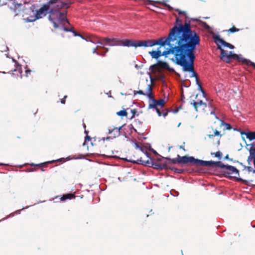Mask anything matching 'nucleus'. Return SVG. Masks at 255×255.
Wrapping results in <instances>:
<instances>
[{
    "label": "nucleus",
    "mask_w": 255,
    "mask_h": 255,
    "mask_svg": "<svg viewBox=\"0 0 255 255\" xmlns=\"http://www.w3.org/2000/svg\"><path fill=\"white\" fill-rule=\"evenodd\" d=\"M99 46H97L95 48L93 49V51H92L93 53L96 54H97L98 55H101V56H105V55H106V52L109 50L108 48L103 47V48L104 49H106V51L105 52H104V53H102V52L101 53L99 51H97V49L99 48Z\"/></svg>",
    "instance_id": "obj_21"
},
{
    "label": "nucleus",
    "mask_w": 255,
    "mask_h": 255,
    "mask_svg": "<svg viewBox=\"0 0 255 255\" xmlns=\"http://www.w3.org/2000/svg\"><path fill=\"white\" fill-rule=\"evenodd\" d=\"M7 50H8V47L7 46H5L4 45L0 48V51L1 52L6 51Z\"/></svg>",
    "instance_id": "obj_35"
},
{
    "label": "nucleus",
    "mask_w": 255,
    "mask_h": 255,
    "mask_svg": "<svg viewBox=\"0 0 255 255\" xmlns=\"http://www.w3.org/2000/svg\"><path fill=\"white\" fill-rule=\"evenodd\" d=\"M63 159H64V158H60V159H59L58 160H57V161H62V160H63Z\"/></svg>",
    "instance_id": "obj_49"
},
{
    "label": "nucleus",
    "mask_w": 255,
    "mask_h": 255,
    "mask_svg": "<svg viewBox=\"0 0 255 255\" xmlns=\"http://www.w3.org/2000/svg\"><path fill=\"white\" fill-rule=\"evenodd\" d=\"M3 165L2 163H0V165Z\"/></svg>",
    "instance_id": "obj_60"
},
{
    "label": "nucleus",
    "mask_w": 255,
    "mask_h": 255,
    "mask_svg": "<svg viewBox=\"0 0 255 255\" xmlns=\"http://www.w3.org/2000/svg\"><path fill=\"white\" fill-rule=\"evenodd\" d=\"M241 134L243 139L246 142L244 135L246 136V138L252 141L255 139V131L254 132H245L241 131ZM254 145L252 143L247 144V148L249 150L250 156L248 158V162L249 164H251V162L253 160L254 167H255V148H254Z\"/></svg>",
    "instance_id": "obj_6"
},
{
    "label": "nucleus",
    "mask_w": 255,
    "mask_h": 255,
    "mask_svg": "<svg viewBox=\"0 0 255 255\" xmlns=\"http://www.w3.org/2000/svg\"><path fill=\"white\" fill-rule=\"evenodd\" d=\"M204 27L207 29H209L210 28V27L205 22L204 23Z\"/></svg>",
    "instance_id": "obj_42"
},
{
    "label": "nucleus",
    "mask_w": 255,
    "mask_h": 255,
    "mask_svg": "<svg viewBox=\"0 0 255 255\" xmlns=\"http://www.w3.org/2000/svg\"><path fill=\"white\" fill-rule=\"evenodd\" d=\"M215 162H216V161H204L202 160L196 159V164L203 166L215 167Z\"/></svg>",
    "instance_id": "obj_14"
},
{
    "label": "nucleus",
    "mask_w": 255,
    "mask_h": 255,
    "mask_svg": "<svg viewBox=\"0 0 255 255\" xmlns=\"http://www.w3.org/2000/svg\"><path fill=\"white\" fill-rule=\"evenodd\" d=\"M210 114H211V115H215V112H214V111H212V112H211Z\"/></svg>",
    "instance_id": "obj_48"
},
{
    "label": "nucleus",
    "mask_w": 255,
    "mask_h": 255,
    "mask_svg": "<svg viewBox=\"0 0 255 255\" xmlns=\"http://www.w3.org/2000/svg\"><path fill=\"white\" fill-rule=\"evenodd\" d=\"M165 104V101L163 99H160L158 101L154 100L153 103H150L148 105V109H154L156 110V113L158 114L159 117H161L162 116V113L160 112V110L158 109V106H160V107H162L164 106Z\"/></svg>",
    "instance_id": "obj_9"
},
{
    "label": "nucleus",
    "mask_w": 255,
    "mask_h": 255,
    "mask_svg": "<svg viewBox=\"0 0 255 255\" xmlns=\"http://www.w3.org/2000/svg\"><path fill=\"white\" fill-rule=\"evenodd\" d=\"M215 41L218 46L219 45V44L220 43L224 47H227L230 49L234 48V46L233 45L226 42L223 39H221L219 36H217L215 37Z\"/></svg>",
    "instance_id": "obj_13"
},
{
    "label": "nucleus",
    "mask_w": 255,
    "mask_h": 255,
    "mask_svg": "<svg viewBox=\"0 0 255 255\" xmlns=\"http://www.w3.org/2000/svg\"><path fill=\"white\" fill-rule=\"evenodd\" d=\"M91 138L89 136V135H87L86 137H85V140H90Z\"/></svg>",
    "instance_id": "obj_43"
},
{
    "label": "nucleus",
    "mask_w": 255,
    "mask_h": 255,
    "mask_svg": "<svg viewBox=\"0 0 255 255\" xmlns=\"http://www.w3.org/2000/svg\"><path fill=\"white\" fill-rule=\"evenodd\" d=\"M75 196L73 194H67L66 195H64L61 198V201H65L66 199H71L74 198Z\"/></svg>",
    "instance_id": "obj_23"
},
{
    "label": "nucleus",
    "mask_w": 255,
    "mask_h": 255,
    "mask_svg": "<svg viewBox=\"0 0 255 255\" xmlns=\"http://www.w3.org/2000/svg\"><path fill=\"white\" fill-rule=\"evenodd\" d=\"M134 144H135V146L136 148L141 149L140 147L139 146V145L137 143H135Z\"/></svg>",
    "instance_id": "obj_41"
},
{
    "label": "nucleus",
    "mask_w": 255,
    "mask_h": 255,
    "mask_svg": "<svg viewBox=\"0 0 255 255\" xmlns=\"http://www.w3.org/2000/svg\"><path fill=\"white\" fill-rule=\"evenodd\" d=\"M136 68L137 67V65H136L135 66Z\"/></svg>",
    "instance_id": "obj_61"
},
{
    "label": "nucleus",
    "mask_w": 255,
    "mask_h": 255,
    "mask_svg": "<svg viewBox=\"0 0 255 255\" xmlns=\"http://www.w3.org/2000/svg\"><path fill=\"white\" fill-rule=\"evenodd\" d=\"M167 115V112L164 113L163 114H162V116H163L164 117H165Z\"/></svg>",
    "instance_id": "obj_46"
},
{
    "label": "nucleus",
    "mask_w": 255,
    "mask_h": 255,
    "mask_svg": "<svg viewBox=\"0 0 255 255\" xmlns=\"http://www.w3.org/2000/svg\"><path fill=\"white\" fill-rule=\"evenodd\" d=\"M119 82L122 83V81H121V80L120 79H119Z\"/></svg>",
    "instance_id": "obj_57"
},
{
    "label": "nucleus",
    "mask_w": 255,
    "mask_h": 255,
    "mask_svg": "<svg viewBox=\"0 0 255 255\" xmlns=\"http://www.w3.org/2000/svg\"><path fill=\"white\" fill-rule=\"evenodd\" d=\"M12 5L10 6V8L13 9V12L15 13V15L22 14V16H24V14L22 13L24 12V11L27 12H30L31 11L30 8H24L23 4L21 3H18L16 2L15 1L12 2Z\"/></svg>",
    "instance_id": "obj_8"
},
{
    "label": "nucleus",
    "mask_w": 255,
    "mask_h": 255,
    "mask_svg": "<svg viewBox=\"0 0 255 255\" xmlns=\"http://www.w3.org/2000/svg\"><path fill=\"white\" fill-rule=\"evenodd\" d=\"M234 59L238 60L240 62H242L244 64H245L247 65H250L251 63V61L247 59H245L242 57V55L241 54H237L233 55Z\"/></svg>",
    "instance_id": "obj_16"
},
{
    "label": "nucleus",
    "mask_w": 255,
    "mask_h": 255,
    "mask_svg": "<svg viewBox=\"0 0 255 255\" xmlns=\"http://www.w3.org/2000/svg\"><path fill=\"white\" fill-rule=\"evenodd\" d=\"M67 12L66 10L59 11L56 10L52 9L48 17L49 20L53 23L54 28H59L66 32H72L74 36H78L84 39V37L81 35L76 33L72 28L66 27V24H70L66 18Z\"/></svg>",
    "instance_id": "obj_4"
},
{
    "label": "nucleus",
    "mask_w": 255,
    "mask_h": 255,
    "mask_svg": "<svg viewBox=\"0 0 255 255\" xmlns=\"http://www.w3.org/2000/svg\"><path fill=\"white\" fill-rule=\"evenodd\" d=\"M83 127H84V128H86V125H85V124H83Z\"/></svg>",
    "instance_id": "obj_53"
},
{
    "label": "nucleus",
    "mask_w": 255,
    "mask_h": 255,
    "mask_svg": "<svg viewBox=\"0 0 255 255\" xmlns=\"http://www.w3.org/2000/svg\"><path fill=\"white\" fill-rule=\"evenodd\" d=\"M157 65L158 66V70L160 69H167L169 71H172L173 69L170 68L168 64L165 62L161 61H157Z\"/></svg>",
    "instance_id": "obj_18"
},
{
    "label": "nucleus",
    "mask_w": 255,
    "mask_h": 255,
    "mask_svg": "<svg viewBox=\"0 0 255 255\" xmlns=\"http://www.w3.org/2000/svg\"><path fill=\"white\" fill-rule=\"evenodd\" d=\"M245 168L247 169L249 172H253V173H255V169H253L251 166H245Z\"/></svg>",
    "instance_id": "obj_33"
},
{
    "label": "nucleus",
    "mask_w": 255,
    "mask_h": 255,
    "mask_svg": "<svg viewBox=\"0 0 255 255\" xmlns=\"http://www.w3.org/2000/svg\"><path fill=\"white\" fill-rule=\"evenodd\" d=\"M180 125H181V123H179V124H178V127H179L180 126Z\"/></svg>",
    "instance_id": "obj_55"
},
{
    "label": "nucleus",
    "mask_w": 255,
    "mask_h": 255,
    "mask_svg": "<svg viewBox=\"0 0 255 255\" xmlns=\"http://www.w3.org/2000/svg\"><path fill=\"white\" fill-rule=\"evenodd\" d=\"M228 57H227L228 60H230L231 59H234V56L233 55H236V54L233 53L232 51H230L229 52V53H228Z\"/></svg>",
    "instance_id": "obj_32"
},
{
    "label": "nucleus",
    "mask_w": 255,
    "mask_h": 255,
    "mask_svg": "<svg viewBox=\"0 0 255 255\" xmlns=\"http://www.w3.org/2000/svg\"><path fill=\"white\" fill-rule=\"evenodd\" d=\"M86 41H90L94 44H100L101 45L103 44V43L102 42V39H100L99 37L95 35L88 37L86 39Z\"/></svg>",
    "instance_id": "obj_17"
},
{
    "label": "nucleus",
    "mask_w": 255,
    "mask_h": 255,
    "mask_svg": "<svg viewBox=\"0 0 255 255\" xmlns=\"http://www.w3.org/2000/svg\"><path fill=\"white\" fill-rule=\"evenodd\" d=\"M239 31V29L233 26L232 28L229 29L228 31L230 32H234Z\"/></svg>",
    "instance_id": "obj_34"
},
{
    "label": "nucleus",
    "mask_w": 255,
    "mask_h": 255,
    "mask_svg": "<svg viewBox=\"0 0 255 255\" xmlns=\"http://www.w3.org/2000/svg\"><path fill=\"white\" fill-rule=\"evenodd\" d=\"M215 167H220L221 168L226 169L227 167L228 166V165H225L221 161H216V162H215Z\"/></svg>",
    "instance_id": "obj_26"
},
{
    "label": "nucleus",
    "mask_w": 255,
    "mask_h": 255,
    "mask_svg": "<svg viewBox=\"0 0 255 255\" xmlns=\"http://www.w3.org/2000/svg\"><path fill=\"white\" fill-rule=\"evenodd\" d=\"M176 11L178 12V14H184L185 13L184 11H182L181 10H179V9H177Z\"/></svg>",
    "instance_id": "obj_40"
},
{
    "label": "nucleus",
    "mask_w": 255,
    "mask_h": 255,
    "mask_svg": "<svg viewBox=\"0 0 255 255\" xmlns=\"http://www.w3.org/2000/svg\"><path fill=\"white\" fill-rule=\"evenodd\" d=\"M102 42L103 43V45L109 46H116L121 44L120 43V40L116 38H104L102 39Z\"/></svg>",
    "instance_id": "obj_11"
},
{
    "label": "nucleus",
    "mask_w": 255,
    "mask_h": 255,
    "mask_svg": "<svg viewBox=\"0 0 255 255\" xmlns=\"http://www.w3.org/2000/svg\"><path fill=\"white\" fill-rule=\"evenodd\" d=\"M250 65H252L253 66L254 68H255V63L253 62H251V64H250Z\"/></svg>",
    "instance_id": "obj_45"
},
{
    "label": "nucleus",
    "mask_w": 255,
    "mask_h": 255,
    "mask_svg": "<svg viewBox=\"0 0 255 255\" xmlns=\"http://www.w3.org/2000/svg\"><path fill=\"white\" fill-rule=\"evenodd\" d=\"M221 126L224 127V129H231L232 127L230 124L225 123L223 121H221Z\"/></svg>",
    "instance_id": "obj_25"
},
{
    "label": "nucleus",
    "mask_w": 255,
    "mask_h": 255,
    "mask_svg": "<svg viewBox=\"0 0 255 255\" xmlns=\"http://www.w3.org/2000/svg\"><path fill=\"white\" fill-rule=\"evenodd\" d=\"M150 68L152 69H158V66L157 65V62L156 64L151 65L150 66Z\"/></svg>",
    "instance_id": "obj_36"
},
{
    "label": "nucleus",
    "mask_w": 255,
    "mask_h": 255,
    "mask_svg": "<svg viewBox=\"0 0 255 255\" xmlns=\"http://www.w3.org/2000/svg\"><path fill=\"white\" fill-rule=\"evenodd\" d=\"M137 163H140L142 164H147L151 163L152 166L155 169L162 170L163 169L167 168V163L166 162L162 163L160 164L154 162L151 158H150V160H147L145 162L141 159L137 160L136 162L133 161Z\"/></svg>",
    "instance_id": "obj_7"
},
{
    "label": "nucleus",
    "mask_w": 255,
    "mask_h": 255,
    "mask_svg": "<svg viewBox=\"0 0 255 255\" xmlns=\"http://www.w3.org/2000/svg\"><path fill=\"white\" fill-rule=\"evenodd\" d=\"M212 154L214 155V156L215 157H217L219 158V159H220L222 157V153L220 151H218V152H216L215 153H212Z\"/></svg>",
    "instance_id": "obj_31"
},
{
    "label": "nucleus",
    "mask_w": 255,
    "mask_h": 255,
    "mask_svg": "<svg viewBox=\"0 0 255 255\" xmlns=\"http://www.w3.org/2000/svg\"><path fill=\"white\" fill-rule=\"evenodd\" d=\"M173 33V29L171 32L168 34L167 37H161L158 40L137 41V47H152L156 45H159L160 47H165V43L167 42L169 43H172Z\"/></svg>",
    "instance_id": "obj_5"
},
{
    "label": "nucleus",
    "mask_w": 255,
    "mask_h": 255,
    "mask_svg": "<svg viewBox=\"0 0 255 255\" xmlns=\"http://www.w3.org/2000/svg\"><path fill=\"white\" fill-rule=\"evenodd\" d=\"M218 135H220V136H221V135L220 134V132L219 131H218L217 130H215L214 134H209L207 135V136L210 138H213V136H218Z\"/></svg>",
    "instance_id": "obj_29"
},
{
    "label": "nucleus",
    "mask_w": 255,
    "mask_h": 255,
    "mask_svg": "<svg viewBox=\"0 0 255 255\" xmlns=\"http://www.w3.org/2000/svg\"><path fill=\"white\" fill-rule=\"evenodd\" d=\"M122 128V126L120 127L119 128H114L112 129H109V134H113V137H116L120 135V130Z\"/></svg>",
    "instance_id": "obj_19"
},
{
    "label": "nucleus",
    "mask_w": 255,
    "mask_h": 255,
    "mask_svg": "<svg viewBox=\"0 0 255 255\" xmlns=\"http://www.w3.org/2000/svg\"><path fill=\"white\" fill-rule=\"evenodd\" d=\"M225 158H226V159H228V158H229L228 155H227L225 157Z\"/></svg>",
    "instance_id": "obj_51"
},
{
    "label": "nucleus",
    "mask_w": 255,
    "mask_h": 255,
    "mask_svg": "<svg viewBox=\"0 0 255 255\" xmlns=\"http://www.w3.org/2000/svg\"><path fill=\"white\" fill-rule=\"evenodd\" d=\"M131 113H132V118H133V117L134 116L135 114L136 113V111H135V109H133V110H132L131 111Z\"/></svg>",
    "instance_id": "obj_38"
},
{
    "label": "nucleus",
    "mask_w": 255,
    "mask_h": 255,
    "mask_svg": "<svg viewBox=\"0 0 255 255\" xmlns=\"http://www.w3.org/2000/svg\"><path fill=\"white\" fill-rule=\"evenodd\" d=\"M28 207H29V206H27V207H26L25 208H22V209H24V208H25V209H26V208H27Z\"/></svg>",
    "instance_id": "obj_56"
},
{
    "label": "nucleus",
    "mask_w": 255,
    "mask_h": 255,
    "mask_svg": "<svg viewBox=\"0 0 255 255\" xmlns=\"http://www.w3.org/2000/svg\"><path fill=\"white\" fill-rule=\"evenodd\" d=\"M85 132L86 133H88V132H87L86 130H85Z\"/></svg>",
    "instance_id": "obj_58"
},
{
    "label": "nucleus",
    "mask_w": 255,
    "mask_h": 255,
    "mask_svg": "<svg viewBox=\"0 0 255 255\" xmlns=\"http://www.w3.org/2000/svg\"><path fill=\"white\" fill-rule=\"evenodd\" d=\"M30 72H31V70H26L25 71L26 76L27 77L28 76V74H29Z\"/></svg>",
    "instance_id": "obj_39"
},
{
    "label": "nucleus",
    "mask_w": 255,
    "mask_h": 255,
    "mask_svg": "<svg viewBox=\"0 0 255 255\" xmlns=\"http://www.w3.org/2000/svg\"><path fill=\"white\" fill-rule=\"evenodd\" d=\"M67 98V96H65L64 97V99H62L61 100V103L63 104H64L65 103V99Z\"/></svg>",
    "instance_id": "obj_37"
},
{
    "label": "nucleus",
    "mask_w": 255,
    "mask_h": 255,
    "mask_svg": "<svg viewBox=\"0 0 255 255\" xmlns=\"http://www.w3.org/2000/svg\"><path fill=\"white\" fill-rule=\"evenodd\" d=\"M12 60L15 63V68L13 70V72H16L17 71H18V73L20 74V78H21L22 75L21 74L22 73V69H21L20 65L17 62H16V61L15 60H14L13 59H12Z\"/></svg>",
    "instance_id": "obj_22"
},
{
    "label": "nucleus",
    "mask_w": 255,
    "mask_h": 255,
    "mask_svg": "<svg viewBox=\"0 0 255 255\" xmlns=\"http://www.w3.org/2000/svg\"><path fill=\"white\" fill-rule=\"evenodd\" d=\"M196 159L192 156H180L178 155V163H192L196 164Z\"/></svg>",
    "instance_id": "obj_12"
},
{
    "label": "nucleus",
    "mask_w": 255,
    "mask_h": 255,
    "mask_svg": "<svg viewBox=\"0 0 255 255\" xmlns=\"http://www.w3.org/2000/svg\"><path fill=\"white\" fill-rule=\"evenodd\" d=\"M193 104L195 109H197L202 105H206L202 100H200L199 102H194Z\"/></svg>",
    "instance_id": "obj_27"
},
{
    "label": "nucleus",
    "mask_w": 255,
    "mask_h": 255,
    "mask_svg": "<svg viewBox=\"0 0 255 255\" xmlns=\"http://www.w3.org/2000/svg\"><path fill=\"white\" fill-rule=\"evenodd\" d=\"M16 1H18V0H16Z\"/></svg>",
    "instance_id": "obj_62"
},
{
    "label": "nucleus",
    "mask_w": 255,
    "mask_h": 255,
    "mask_svg": "<svg viewBox=\"0 0 255 255\" xmlns=\"http://www.w3.org/2000/svg\"><path fill=\"white\" fill-rule=\"evenodd\" d=\"M163 158H164L163 157H159V158H158L157 159V160L158 161H161L162 159H163Z\"/></svg>",
    "instance_id": "obj_44"
},
{
    "label": "nucleus",
    "mask_w": 255,
    "mask_h": 255,
    "mask_svg": "<svg viewBox=\"0 0 255 255\" xmlns=\"http://www.w3.org/2000/svg\"><path fill=\"white\" fill-rule=\"evenodd\" d=\"M153 152H154L155 154H157V152H156V151H155V150H154V151H153Z\"/></svg>",
    "instance_id": "obj_52"
},
{
    "label": "nucleus",
    "mask_w": 255,
    "mask_h": 255,
    "mask_svg": "<svg viewBox=\"0 0 255 255\" xmlns=\"http://www.w3.org/2000/svg\"><path fill=\"white\" fill-rule=\"evenodd\" d=\"M175 28V31L177 33L176 40L179 38L182 37L184 33L187 37L188 44H189V52L192 54H194V50L197 45H199L200 38L199 35L191 28V24L189 22L182 23V20L178 18H176V24L170 29L169 33H170L173 28Z\"/></svg>",
    "instance_id": "obj_2"
},
{
    "label": "nucleus",
    "mask_w": 255,
    "mask_h": 255,
    "mask_svg": "<svg viewBox=\"0 0 255 255\" xmlns=\"http://www.w3.org/2000/svg\"><path fill=\"white\" fill-rule=\"evenodd\" d=\"M226 169L228 170V174H235L236 175H239V173L238 170L234 166L228 165Z\"/></svg>",
    "instance_id": "obj_20"
},
{
    "label": "nucleus",
    "mask_w": 255,
    "mask_h": 255,
    "mask_svg": "<svg viewBox=\"0 0 255 255\" xmlns=\"http://www.w3.org/2000/svg\"><path fill=\"white\" fill-rule=\"evenodd\" d=\"M49 5H44L41 7L38 10L36 11L35 16H31L26 18L27 22H32L35 20L41 18L46 15L48 10L50 9L49 13L50 14V11L52 9L56 10L59 11L61 8H68L69 7L70 2L69 0H50Z\"/></svg>",
    "instance_id": "obj_3"
},
{
    "label": "nucleus",
    "mask_w": 255,
    "mask_h": 255,
    "mask_svg": "<svg viewBox=\"0 0 255 255\" xmlns=\"http://www.w3.org/2000/svg\"><path fill=\"white\" fill-rule=\"evenodd\" d=\"M152 89L151 85L148 84L147 87V91H146L145 93L143 92V91L142 90H139L137 91H134L133 93H134V95L139 94V95L146 96L149 100H151V101H152L151 103H153V101L155 100L154 99V97L152 96Z\"/></svg>",
    "instance_id": "obj_10"
},
{
    "label": "nucleus",
    "mask_w": 255,
    "mask_h": 255,
    "mask_svg": "<svg viewBox=\"0 0 255 255\" xmlns=\"http://www.w3.org/2000/svg\"><path fill=\"white\" fill-rule=\"evenodd\" d=\"M127 113L125 110H121L117 113V115L120 116H127Z\"/></svg>",
    "instance_id": "obj_30"
},
{
    "label": "nucleus",
    "mask_w": 255,
    "mask_h": 255,
    "mask_svg": "<svg viewBox=\"0 0 255 255\" xmlns=\"http://www.w3.org/2000/svg\"><path fill=\"white\" fill-rule=\"evenodd\" d=\"M165 159L168 160L170 163L172 164H175L176 163H178V155H177V157L176 158L171 159L168 157L165 158Z\"/></svg>",
    "instance_id": "obj_28"
},
{
    "label": "nucleus",
    "mask_w": 255,
    "mask_h": 255,
    "mask_svg": "<svg viewBox=\"0 0 255 255\" xmlns=\"http://www.w3.org/2000/svg\"><path fill=\"white\" fill-rule=\"evenodd\" d=\"M20 211H21V210H18L16 211L15 212V214H20Z\"/></svg>",
    "instance_id": "obj_47"
},
{
    "label": "nucleus",
    "mask_w": 255,
    "mask_h": 255,
    "mask_svg": "<svg viewBox=\"0 0 255 255\" xmlns=\"http://www.w3.org/2000/svg\"><path fill=\"white\" fill-rule=\"evenodd\" d=\"M99 45L98 46H99V47H101L102 45H101L100 44H98ZM105 45H103V46H104Z\"/></svg>",
    "instance_id": "obj_50"
},
{
    "label": "nucleus",
    "mask_w": 255,
    "mask_h": 255,
    "mask_svg": "<svg viewBox=\"0 0 255 255\" xmlns=\"http://www.w3.org/2000/svg\"><path fill=\"white\" fill-rule=\"evenodd\" d=\"M173 31L172 43H169L167 42L165 43V46L168 45L169 47L168 48L161 52L160 50L161 47L160 46L156 51H149L148 53L152 58L156 59L161 56L167 57L168 55L173 54L176 63L182 67L183 72H190V78L195 77L197 84L199 85V88L202 90L197 74L194 71V62L195 56L194 54H192L189 52V44L187 37L184 33L183 36L180 38H179L177 41V33L175 31V28H173Z\"/></svg>",
    "instance_id": "obj_1"
},
{
    "label": "nucleus",
    "mask_w": 255,
    "mask_h": 255,
    "mask_svg": "<svg viewBox=\"0 0 255 255\" xmlns=\"http://www.w3.org/2000/svg\"><path fill=\"white\" fill-rule=\"evenodd\" d=\"M27 3V2L26 1H25L24 2V4H26V3Z\"/></svg>",
    "instance_id": "obj_54"
},
{
    "label": "nucleus",
    "mask_w": 255,
    "mask_h": 255,
    "mask_svg": "<svg viewBox=\"0 0 255 255\" xmlns=\"http://www.w3.org/2000/svg\"><path fill=\"white\" fill-rule=\"evenodd\" d=\"M120 43L121 44L120 45L127 47H137V41H133L130 39H126L125 40H120Z\"/></svg>",
    "instance_id": "obj_15"
},
{
    "label": "nucleus",
    "mask_w": 255,
    "mask_h": 255,
    "mask_svg": "<svg viewBox=\"0 0 255 255\" xmlns=\"http://www.w3.org/2000/svg\"><path fill=\"white\" fill-rule=\"evenodd\" d=\"M218 48L221 50V58H223L224 57L226 58L227 59L228 56V53L227 51H225L224 49H223L220 45H218Z\"/></svg>",
    "instance_id": "obj_24"
},
{
    "label": "nucleus",
    "mask_w": 255,
    "mask_h": 255,
    "mask_svg": "<svg viewBox=\"0 0 255 255\" xmlns=\"http://www.w3.org/2000/svg\"><path fill=\"white\" fill-rule=\"evenodd\" d=\"M215 118H216V119H218V117H217V116H216V115H215Z\"/></svg>",
    "instance_id": "obj_59"
}]
</instances>
